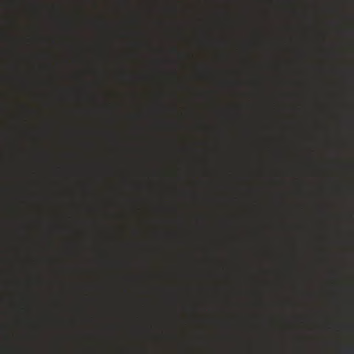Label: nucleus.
<instances>
[{
	"instance_id": "5",
	"label": "nucleus",
	"mask_w": 354,
	"mask_h": 354,
	"mask_svg": "<svg viewBox=\"0 0 354 354\" xmlns=\"http://www.w3.org/2000/svg\"><path fill=\"white\" fill-rule=\"evenodd\" d=\"M19 107L21 109H26V107L24 104H19Z\"/></svg>"
},
{
	"instance_id": "1",
	"label": "nucleus",
	"mask_w": 354,
	"mask_h": 354,
	"mask_svg": "<svg viewBox=\"0 0 354 354\" xmlns=\"http://www.w3.org/2000/svg\"><path fill=\"white\" fill-rule=\"evenodd\" d=\"M342 352L344 354H354V347L353 346H348L342 349Z\"/></svg>"
},
{
	"instance_id": "6",
	"label": "nucleus",
	"mask_w": 354,
	"mask_h": 354,
	"mask_svg": "<svg viewBox=\"0 0 354 354\" xmlns=\"http://www.w3.org/2000/svg\"><path fill=\"white\" fill-rule=\"evenodd\" d=\"M20 309H21V310H22L23 312H24V311H26V308H24V307H23V308H21Z\"/></svg>"
},
{
	"instance_id": "2",
	"label": "nucleus",
	"mask_w": 354,
	"mask_h": 354,
	"mask_svg": "<svg viewBox=\"0 0 354 354\" xmlns=\"http://www.w3.org/2000/svg\"><path fill=\"white\" fill-rule=\"evenodd\" d=\"M19 230H20V231H23L24 232V230H25V226L24 225H21L19 226Z\"/></svg>"
},
{
	"instance_id": "3",
	"label": "nucleus",
	"mask_w": 354,
	"mask_h": 354,
	"mask_svg": "<svg viewBox=\"0 0 354 354\" xmlns=\"http://www.w3.org/2000/svg\"><path fill=\"white\" fill-rule=\"evenodd\" d=\"M19 3H20V2H19V0H16V1H15V6H18L19 5Z\"/></svg>"
},
{
	"instance_id": "4",
	"label": "nucleus",
	"mask_w": 354,
	"mask_h": 354,
	"mask_svg": "<svg viewBox=\"0 0 354 354\" xmlns=\"http://www.w3.org/2000/svg\"><path fill=\"white\" fill-rule=\"evenodd\" d=\"M17 214H19L21 213V210L19 208V207H17Z\"/></svg>"
}]
</instances>
